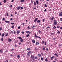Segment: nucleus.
Returning a JSON list of instances; mask_svg holds the SVG:
<instances>
[{
	"instance_id": "obj_57",
	"label": "nucleus",
	"mask_w": 62,
	"mask_h": 62,
	"mask_svg": "<svg viewBox=\"0 0 62 62\" xmlns=\"http://www.w3.org/2000/svg\"><path fill=\"white\" fill-rule=\"evenodd\" d=\"M15 46L16 47L17 46V45H16V44L15 45Z\"/></svg>"
},
{
	"instance_id": "obj_54",
	"label": "nucleus",
	"mask_w": 62,
	"mask_h": 62,
	"mask_svg": "<svg viewBox=\"0 0 62 62\" xmlns=\"http://www.w3.org/2000/svg\"><path fill=\"white\" fill-rule=\"evenodd\" d=\"M45 7H47V5H46V4H45Z\"/></svg>"
},
{
	"instance_id": "obj_23",
	"label": "nucleus",
	"mask_w": 62,
	"mask_h": 62,
	"mask_svg": "<svg viewBox=\"0 0 62 62\" xmlns=\"http://www.w3.org/2000/svg\"><path fill=\"white\" fill-rule=\"evenodd\" d=\"M26 37H28L29 36V34H27L26 35Z\"/></svg>"
},
{
	"instance_id": "obj_21",
	"label": "nucleus",
	"mask_w": 62,
	"mask_h": 62,
	"mask_svg": "<svg viewBox=\"0 0 62 62\" xmlns=\"http://www.w3.org/2000/svg\"><path fill=\"white\" fill-rule=\"evenodd\" d=\"M3 2L4 3H6V2H7V0H4Z\"/></svg>"
},
{
	"instance_id": "obj_31",
	"label": "nucleus",
	"mask_w": 62,
	"mask_h": 62,
	"mask_svg": "<svg viewBox=\"0 0 62 62\" xmlns=\"http://www.w3.org/2000/svg\"><path fill=\"white\" fill-rule=\"evenodd\" d=\"M31 4H33V1H32V0H31Z\"/></svg>"
},
{
	"instance_id": "obj_36",
	"label": "nucleus",
	"mask_w": 62,
	"mask_h": 62,
	"mask_svg": "<svg viewBox=\"0 0 62 62\" xmlns=\"http://www.w3.org/2000/svg\"><path fill=\"white\" fill-rule=\"evenodd\" d=\"M4 35H5V34H3L2 36V37H4Z\"/></svg>"
},
{
	"instance_id": "obj_29",
	"label": "nucleus",
	"mask_w": 62,
	"mask_h": 62,
	"mask_svg": "<svg viewBox=\"0 0 62 62\" xmlns=\"http://www.w3.org/2000/svg\"><path fill=\"white\" fill-rule=\"evenodd\" d=\"M35 25H34L33 26L32 28H33V29H34V28H35Z\"/></svg>"
},
{
	"instance_id": "obj_40",
	"label": "nucleus",
	"mask_w": 62,
	"mask_h": 62,
	"mask_svg": "<svg viewBox=\"0 0 62 62\" xmlns=\"http://www.w3.org/2000/svg\"><path fill=\"white\" fill-rule=\"evenodd\" d=\"M20 8L21 9H23V7H20Z\"/></svg>"
},
{
	"instance_id": "obj_27",
	"label": "nucleus",
	"mask_w": 62,
	"mask_h": 62,
	"mask_svg": "<svg viewBox=\"0 0 62 62\" xmlns=\"http://www.w3.org/2000/svg\"><path fill=\"white\" fill-rule=\"evenodd\" d=\"M12 5H11L10 6H9V7L10 8H12Z\"/></svg>"
},
{
	"instance_id": "obj_42",
	"label": "nucleus",
	"mask_w": 62,
	"mask_h": 62,
	"mask_svg": "<svg viewBox=\"0 0 62 62\" xmlns=\"http://www.w3.org/2000/svg\"><path fill=\"white\" fill-rule=\"evenodd\" d=\"M11 33H12V34H13V32L12 31H11Z\"/></svg>"
},
{
	"instance_id": "obj_3",
	"label": "nucleus",
	"mask_w": 62,
	"mask_h": 62,
	"mask_svg": "<svg viewBox=\"0 0 62 62\" xmlns=\"http://www.w3.org/2000/svg\"><path fill=\"white\" fill-rule=\"evenodd\" d=\"M59 15L61 17H62V12H61L59 14Z\"/></svg>"
},
{
	"instance_id": "obj_28",
	"label": "nucleus",
	"mask_w": 62,
	"mask_h": 62,
	"mask_svg": "<svg viewBox=\"0 0 62 62\" xmlns=\"http://www.w3.org/2000/svg\"><path fill=\"white\" fill-rule=\"evenodd\" d=\"M17 38L18 39L19 38V39H21L22 38H21V37H17Z\"/></svg>"
},
{
	"instance_id": "obj_10",
	"label": "nucleus",
	"mask_w": 62,
	"mask_h": 62,
	"mask_svg": "<svg viewBox=\"0 0 62 62\" xmlns=\"http://www.w3.org/2000/svg\"><path fill=\"white\" fill-rule=\"evenodd\" d=\"M38 56L39 57H41V54H38Z\"/></svg>"
},
{
	"instance_id": "obj_9",
	"label": "nucleus",
	"mask_w": 62,
	"mask_h": 62,
	"mask_svg": "<svg viewBox=\"0 0 62 62\" xmlns=\"http://www.w3.org/2000/svg\"><path fill=\"white\" fill-rule=\"evenodd\" d=\"M12 41V40L10 38H8V41L9 42H10Z\"/></svg>"
},
{
	"instance_id": "obj_41",
	"label": "nucleus",
	"mask_w": 62,
	"mask_h": 62,
	"mask_svg": "<svg viewBox=\"0 0 62 62\" xmlns=\"http://www.w3.org/2000/svg\"><path fill=\"white\" fill-rule=\"evenodd\" d=\"M34 5L35 6H36V2H34Z\"/></svg>"
},
{
	"instance_id": "obj_63",
	"label": "nucleus",
	"mask_w": 62,
	"mask_h": 62,
	"mask_svg": "<svg viewBox=\"0 0 62 62\" xmlns=\"http://www.w3.org/2000/svg\"><path fill=\"white\" fill-rule=\"evenodd\" d=\"M60 29H62V27H61L60 28Z\"/></svg>"
},
{
	"instance_id": "obj_32",
	"label": "nucleus",
	"mask_w": 62,
	"mask_h": 62,
	"mask_svg": "<svg viewBox=\"0 0 62 62\" xmlns=\"http://www.w3.org/2000/svg\"><path fill=\"white\" fill-rule=\"evenodd\" d=\"M44 41H43L42 42V44H44Z\"/></svg>"
},
{
	"instance_id": "obj_49",
	"label": "nucleus",
	"mask_w": 62,
	"mask_h": 62,
	"mask_svg": "<svg viewBox=\"0 0 62 62\" xmlns=\"http://www.w3.org/2000/svg\"><path fill=\"white\" fill-rule=\"evenodd\" d=\"M35 37L36 38H37V36L36 34H35Z\"/></svg>"
},
{
	"instance_id": "obj_11",
	"label": "nucleus",
	"mask_w": 62,
	"mask_h": 62,
	"mask_svg": "<svg viewBox=\"0 0 62 62\" xmlns=\"http://www.w3.org/2000/svg\"><path fill=\"white\" fill-rule=\"evenodd\" d=\"M39 42H37L36 43V45H38L39 44Z\"/></svg>"
},
{
	"instance_id": "obj_59",
	"label": "nucleus",
	"mask_w": 62,
	"mask_h": 62,
	"mask_svg": "<svg viewBox=\"0 0 62 62\" xmlns=\"http://www.w3.org/2000/svg\"><path fill=\"white\" fill-rule=\"evenodd\" d=\"M57 28H59V26H58L57 27Z\"/></svg>"
},
{
	"instance_id": "obj_19",
	"label": "nucleus",
	"mask_w": 62,
	"mask_h": 62,
	"mask_svg": "<svg viewBox=\"0 0 62 62\" xmlns=\"http://www.w3.org/2000/svg\"><path fill=\"white\" fill-rule=\"evenodd\" d=\"M24 2V0H21V2Z\"/></svg>"
},
{
	"instance_id": "obj_45",
	"label": "nucleus",
	"mask_w": 62,
	"mask_h": 62,
	"mask_svg": "<svg viewBox=\"0 0 62 62\" xmlns=\"http://www.w3.org/2000/svg\"><path fill=\"white\" fill-rule=\"evenodd\" d=\"M46 51H48V49L47 48H46Z\"/></svg>"
},
{
	"instance_id": "obj_51",
	"label": "nucleus",
	"mask_w": 62,
	"mask_h": 62,
	"mask_svg": "<svg viewBox=\"0 0 62 62\" xmlns=\"http://www.w3.org/2000/svg\"><path fill=\"white\" fill-rule=\"evenodd\" d=\"M8 34L7 33L6 35H5V36H8Z\"/></svg>"
},
{
	"instance_id": "obj_33",
	"label": "nucleus",
	"mask_w": 62,
	"mask_h": 62,
	"mask_svg": "<svg viewBox=\"0 0 62 62\" xmlns=\"http://www.w3.org/2000/svg\"><path fill=\"white\" fill-rule=\"evenodd\" d=\"M0 53H3V50H2L1 49L0 50Z\"/></svg>"
},
{
	"instance_id": "obj_6",
	"label": "nucleus",
	"mask_w": 62,
	"mask_h": 62,
	"mask_svg": "<svg viewBox=\"0 0 62 62\" xmlns=\"http://www.w3.org/2000/svg\"><path fill=\"white\" fill-rule=\"evenodd\" d=\"M54 19V17L53 16L52 17V18H50V19L51 21H53V19Z\"/></svg>"
},
{
	"instance_id": "obj_7",
	"label": "nucleus",
	"mask_w": 62,
	"mask_h": 62,
	"mask_svg": "<svg viewBox=\"0 0 62 62\" xmlns=\"http://www.w3.org/2000/svg\"><path fill=\"white\" fill-rule=\"evenodd\" d=\"M38 18H35L34 21V22L35 23H36V21H37L38 20Z\"/></svg>"
},
{
	"instance_id": "obj_52",
	"label": "nucleus",
	"mask_w": 62,
	"mask_h": 62,
	"mask_svg": "<svg viewBox=\"0 0 62 62\" xmlns=\"http://www.w3.org/2000/svg\"><path fill=\"white\" fill-rule=\"evenodd\" d=\"M21 43H19L18 44H19V45H20Z\"/></svg>"
},
{
	"instance_id": "obj_30",
	"label": "nucleus",
	"mask_w": 62,
	"mask_h": 62,
	"mask_svg": "<svg viewBox=\"0 0 62 62\" xmlns=\"http://www.w3.org/2000/svg\"><path fill=\"white\" fill-rule=\"evenodd\" d=\"M38 32H39V33H41V31H40V30L38 31Z\"/></svg>"
},
{
	"instance_id": "obj_46",
	"label": "nucleus",
	"mask_w": 62,
	"mask_h": 62,
	"mask_svg": "<svg viewBox=\"0 0 62 62\" xmlns=\"http://www.w3.org/2000/svg\"><path fill=\"white\" fill-rule=\"evenodd\" d=\"M60 21H62V18H61L60 19Z\"/></svg>"
},
{
	"instance_id": "obj_26",
	"label": "nucleus",
	"mask_w": 62,
	"mask_h": 62,
	"mask_svg": "<svg viewBox=\"0 0 62 62\" xmlns=\"http://www.w3.org/2000/svg\"><path fill=\"white\" fill-rule=\"evenodd\" d=\"M11 28H12L13 29L14 28V27L13 26H11Z\"/></svg>"
},
{
	"instance_id": "obj_53",
	"label": "nucleus",
	"mask_w": 62,
	"mask_h": 62,
	"mask_svg": "<svg viewBox=\"0 0 62 62\" xmlns=\"http://www.w3.org/2000/svg\"><path fill=\"white\" fill-rule=\"evenodd\" d=\"M0 30H2V28H0Z\"/></svg>"
},
{
	"instance_id": "obj_14",
	"label": "nucleus",
	"mask_w": 62,
	"mask_h": 62,
	"mask_svg": "<svg viewBox=\"0 0 62 62\" xmlns=\"http://www.w3.org/2000/svg\"><path fill=\"white\" fill-rule=\"evenodd\" d=\"M23 39H21L20 40V42H23Z\"/></svg>"
},
{
	"instance_id": "obj_12",
	"label": "nucleus",
	"mask_w": 62,
	"mask_h": 62,
	"mask_svg": "<svg viewBox=\"0 0 62 62\" xmlns=\"http://www.w3.org/2000/svg\"><path fill=\"white\" fill-rule=\"evenodd\" d=\"M32 41L33 42V43H35V40H32Z\"/></svg>"
},
{
	"instance_id": "obj_62",
	"label": "nucleus",
	"mask_w": 62,
	"mask_h": 62,
	"mask_svg": "<svg viewBox=\"0 0 62 62\" xmlns=\"http://www.w3.org/2000/svg\"><path fill=\"white\" fill-rule=\"evenodd\" d=\"M29 28H30L29 27V26L28 27V29H29Z\"/></svg>"
},
{
	"instance_id": "obj_4",
	"label": "nucleus",
	"mask_w": 62,
	"mask_h": 62,
	"mask_svg": "<svg viewBox=\"0 0 62 62\" xmlns=\"http://www.w3.org/2000/svg\"><path fill=\"white\" fill-rule=\"evenodd\" d=\"M31 59H34V58H35V56L31 55Z\"/></svg>"
},
{
	"instance_id": "obj_61",
	"label": "nucleus",
	"mask_w": 62,
	"mask_h": 62,
	"mask_svg": "<svg viewBox=\"0 0 62 62\" xmlns=\"http://www.w3.org/2000/svg\"><path fill=\"white\" fill-rule=\"evenodd\" d=\"M12 20H13V19H12V18H11L10 19L11 21H12Z\"/></svg>"
},
{
	"instance_id": "obj_44",
	"label": "nucleus",
	"mask_w": 62,
	"mask_h": 62,
	"mask_svg": "<svg viewBox=\"0 0 62 62\" xmlns=\"http://www.w3.org/2000/svg\"><path fill=\"white\" fill-rule=\"evenodd\" d=\"M1 39L2 41H3V38H1Z\"/></svg>"
},
{
	"instance_id": "obj_48",
	"label": "nucleus",
	"mask_w": 62,
	"mask_h": 62,
	"mask_svg": "<svg viewBox=\"0 0 62 62\" xmlns=\"http://www.w3.org/2000/svg\"><path fill=\"white\" fill-rule=\"evenodd\" d=\"M47 11V10H46V9H45L44 10V11Z\"/></svg>"
},
{
	"instance_id": "obj_2",
	"label": "nucleus",
	"mask_w": 62,
	"mask_h": 62,
	"mask_svg": "<svg viewBox=\"0 0 62 62\" xmlns=\"http://www.w3.org/2000/svg\"><path fill=\"white\" fill-rule=\"evenodd\" d=\"M32 53V51H29V52L28 53L27 55H29L30 54H31V53Z\"/></svg>"
},
{
	"instance_id": "obj_22",
	"label": "nucleus",
	"mask_w": 62,
	"mask_h": 62,
	"mask_svg": "<svg viewBox=\"0 0 62 62\" xmlns=\"http://www.w3.org/2000/svg\"><path fill=\"white\" fill-rule=\"evenodd\" d=\"M54 55H56V56H57V57H58V55H57V54H56V53H55L54 54Z\"/></svg>"
},
{
	"instance_id": "obj_60",
	"label": "nucleus",
	"mask_w": 62,
	"mask_h": 62,
	"mask_svg": "<svg viewBox=\"0 0 62 62\" xmlns=\"http://www.w3.org/2000/svg\"><path fill=\"white\" fill-rule=\"evenodd\" d=\"M43 50H45V48H43Z\"/></svg>"
},
{
	"instance_id": "obj_37",
	"label": "nucleus",
	"mask_w": 62,
	"mask_h": 62,
	"mask_svg": "<svg viewBox=\"0 0 62 62\" xmlns=\"http://www.w3.org/2000/svg\"><path fill=\"white\" fill-rule=\"evenodd\" d=\"M22 23V25H23V26H24V23Z\"/></svg>"
},
{
	"instance_id": "obj_47",
	"label": "nucleus",
	"mask_w": 62,
	"mask_h": 62,
	"mask_svg": "<svg viewBox=\"0 0 62 62\" xmlns=\"http://www.w3.org/2000/svg\"><path fill=\"white\" fill-rule=\"evenodd\" d=\"M11 24H12V25L13 24H14V23H11Z\"/></svg>"
},
{
	"instance_id": "obj_43",
	"label": "nucleus",
	"mask_w": 62,
	"mask_h": 62,
	"mask_svg": "<svg viewBox=\"0 0 62 62\" xmlns=\"http://www.w3.org/2000/svg\"><path fill=\"white\" fill-rule=\"evenodd\" d=\"M20 28H21V27H20V26L19 27H18V29H20Z\"/></svg>"
},
{
	"instance_id": "obj_24",
	"label": "nucleus",
	"mask_w": 62,
	"mask_h": 62,
	"mask_svg": "<svg viewBox=\"0 0 62 62\" xmlns=\"http://www.w3.org/2000/svg\"><path fill=\"white\" fill-rule=\"evenodd\" d=\"M35 59H38V57H35Z\"/></svg>"
},
{
	"instance_id": "obj_8",
	"label": "nucleus",
	"mask_w": 62,
	"mask_h": 62,
	"mask_svg": "<svg viewBox=\"0 0 62 62\" xmlns=\"http://www.w3.org/2000/svg\"><path fill=\"white\" fill-rule=\"evenodd\" d=\"M26 32L27 34H31V32H29V31H26Z\"/></svg>"
},
{
	"instance_id": "obj_20",
	"label": "nucleus",
	"mask_w": 62,
	"mask_h": 62,
	"mask_svg": "<svg viewBox=\"0 0 62 62\" xmlns=\"http://www.w3.org/2000/svg\"><path fill=\"white\" fill-rule=\"evenodd\" d=\"M60 31H58V32H57V33L58 34H60Z\"/></svg>"
},
{
	"instance_id": "obj_56",
	"label": "nucleus",
	"mask_w": 62,
	"mask_h": 62,
	"mask_svg": "<svg viewBox=\"0 0 62 62\" xmlns=\"http://www.w3.org/2000/svg\"><path fill=\"white\" fill-rule=\"evenodd\" d=\"M56 39V38H54L53 40H55V39Z\"/></svg>"
},
{
	"instance_id": "obj_34",
	"label": "nucleus",
	"mask_w": 62,
	"mask_h": 62,
	"mask_svg": "<svg viewBox=\"0 0 62 62\" xmlns=\"http://www.w3.org/2000/svg\"><path fill=\"white\" fill-rule=\"evenodd\" d=\"M53 28L54 29H55L56 28V27L54 26L53 27Z\"/></svg>"
},
{
	"instance_id": "obj_17",
	"label": "nucleus",
	"mask_w": 62,
	"mask_h": 62,
	"mask_svg": "<svg viewBox=\"0 0 62 62\" xmlns=\"http://www.w3.org/2000/svg\"><path fill=\"white\" fill-rule=\"evenodd\" d=\"M27 50H28V51H30L31 49L30 48H28Z\"/></svg>"
},
{
	"instance_id": "obj_64",
	"label": "nucleus",
	"mask_w": 62,
	"mask_h": 62,
	"mask_svg": "<svg viewBox=\"0 0 62 62\" xmlns=\"http://www.w3.org/2000/svg\"><path fill=\"white\" fill-rule=\"evenodd\" d=\"M52 62H56L54 61Z\"/></svg>"
},
{
	"instance_id": "obj_25",
	"label": "nucleus",
	"mask_w": 62,
	"mask_h": 62,
	"mask_svg": "<svg viewBox=\"0 0 62 62\" xmlns=\"http://www.w3.org/2000/svg\"><path fill=\"white\" fill-rule=\"evenodd\" d=\"M45 61H48V60H47V59H45Z\"/></svg>"
},
{
	"instance_id": "obj_55",
	"label": "nucleus",
	"mask_w": 62,
	"mask_h": 62,
	"mask_svg": "<svg viewBox=\"0 0 62 62\" xmlns=\"http://www.w3.org/2000/svg\"><path fill=\"white\" fill-rule=\"evenodd\" d=\"M45 45H46V43L45 42Z\"/></svg>"
},
{
	"instance_id": "obj_15",
	"label": "nucleus",
	"mask_w": 62,
	"mask_h": 62,
	"mask_svg": "<svg viewBox=\"0 0 62 62\" xmlns=\"http://www.w3.org/2000/svg\"><path fill=\"white\" fill-rule=\"evenodd\" d=\"M20 9V7H18L17 8V10H19Z\"/></svg>"
},
{
	"instance_id": "obj_38",
	"label": "nucleus",
	"mask_w": 62,
	"mask_h": 62,
	"mask_svg": "<svg viewBox=\"0 0 62 62\" xmlns=\"http://www.w3.org/2000/svg\"><path fill=\"white\" fill-rule=\"evenodd\" d=\"M9 16V15H8V13H7V17H8Z\"/></svg>"
},
{
	"instance_id": "obj_5",
	"label": "nucleus",
	"mask_w": 62,
	"mask_h": 62,
	"mask_svg": "<svg viewBox=\"0 0 62 62\" xmlns=\"http://www.w3.org/2000/svg\"><path fill=\"white\" fill-rule=\"evenodd\" d=\"M36 1L37 5H39V0H36Z\"/></svg>"
},
{
	"instance_id": "obj_35",
	"label": "nucleus",
	"mask_w": 62,
	"mask_h": 62,
	"mask_svg": "<svg viewBox=\"0 0 62 62\" xmlns=\"http://www.w3.org/2000/svg\"><path fill=\"white\" fill-rule=\"evenodd\" d=\"M17 57H18V58H20V56L19 55H18L17 56Z\"/></svg>"
},
{
	"instance_id": "obj_1",
	"label": "nucleus",
	"mask_w": 62,
	"mask_h": 62,
	"mask_svg": "<svg viewBox=\"0 0 62 62\" xmlns=\"http://www.w3.org/2000/svg\"><path fill=\"white\" fill-rule=\"evenodd\" d=\"M54 23L53 24V25H57V21L55 20H54Z\"/></svg>"
},
{
	"instance_id": "obj_16",
	"label": "nucleus",
	"mask_w": 62,
	"mask_h": 62,
	"mask_svg": "<svg viewBox=\"0 0 62 62\" xmlns=\"http://www.w3.org/2000/svg\"><path fill=\"white\" fill-rule=\"evenodd\" d=\"M40 20H38L37 21V23H40Z\"/></svg>"
},
{
	"instance_id": "obj_50",
	"label": "nucleus",
	"mask_w": 62,
	"mask_h": 62,
	"mask_svg": "<svg viewBox=\"0 0 62 62\" xmlns=\"http://www.w3.org/2000/svg\"><path fill=\"white\" fill-rule=\"evenodd\" d=\"M22 34H24V32H23V31L22 32Z\"/></svg>"
},
{
	"instance_id": "obj_18",
	"label": "nucleus",
	"mask_w": 62,
	"mask_h": 62,
	"mask_svg": "<svg viewBox=\"0 0 62 62\" xmlns=\"http://www.w3.org/2000/svg\"><path fill=\"white\" fill-rule=\"evenodd\" d=\"M17 33L18 34H19V33H20V31H17Z\"/></svg>"
},
{
	"instance_id": "obj_13",
	"label": "nucleus",
	"mask_w": 62,
	"mask_h": 62,
	"mask_svg": "<svg viewBox=\"0 0 62 62\" xmlns=\"http://www.w3.org/2000/svg\"><path fill=\"white\" fill-rule=\"evenodd\" d=\"M4 21L6 23H9V21L5 20Z\"/></svg>"
},
{
	"instance_id": "obj_58",
	"label": "nucleus",
	"mask_w": 62,
	"mask_h": 62,
	"mask_svg": "<svg viewBox=\"0 0 62 62\" xmlns=\"http://www.w3.org/2000/svg\"><path fill=\"white\" fill-rule=\"evenodd\" d=\"M5 18H3V20H5Z\"/></svg>"
},
{
	"instance_id": "obj_39",
	"label": "nucleus",
	"mask_w": 62,
	"mask_h": 62,
	"mask_svg": "<svg viewBox=\"0 0 62 62\" xmlns=\"http://www.w3.org/2000/svg\"><path fill=\"white\" fill-rule=\"evenodd\" d=\"M41 60H42V61H43V58H42V57L41 58Z\"/></svg>"
}]
</instances>
